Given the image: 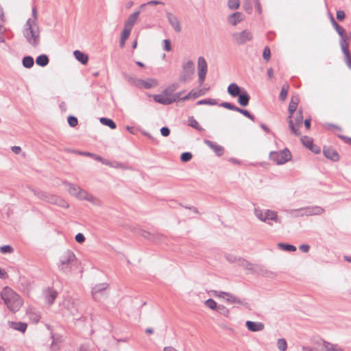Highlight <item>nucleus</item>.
Segmentation results:
<instances>
[{"instance_id":"nucleus-11","label":"nucleus","mask_w":351,"mask_h":351,"mask_svg":"<svg viewBox=\"0 0 351 351\" xmlns=\"http://www.w3.org/2000/svg\"><path fill=\"white\" fill-rule=\"evenodd\" d=\"M166 16H167L169 23H170L171 27L174 29V30L176 32H180L181 31L182 28H181L180 22L178 18L173 14L169 12H166Z\"/></svg>"},{"instance_id":"nucleus-18","label":"nucleus","mask_w":351,"mask_h":351,"mask_svg":"<svg viewBox=\"0 0 351 351\" xmlns=\"http://www.w3.org/2000/svg\"><path fill=\"white\" fill-rule=\"evenodd\" d=\"M140 13L141 10H139L130 14L128 19L125 21L124 26L132 29L134 25L136 22Z\"/></svg>"},{"instance_id":"nucleus-22","label":"nucleus","mask_w":351,"mask_h":351,"mask_svg":"<svg viewBox=\"0 0 351 351\" xmlns=\"http://www.w3.org/2000/svg\"><path fill=\"white\" fill-rule=\"evenodd\" d=\"M75 59L83 65H86L88 61V56L81 51L75 50L73 51Z\"/></svg>"},{"instance_id":"nucleus-38","label":"nucleus","mask_w":351,"mask_h":351,"mask_svg":"<svg viewBox=\"0 0 351 351\" xmlns=\"http://www.w3.org/2000/svg\"><path fill=\"white\" fill-rule=\"evenodd\" d=\"M301 142L308 149H309L313 145L312 138L306 136H302L301 138Z\"/></svg>"},{"instance_id":"nucleus-36","label":"nucleus","mask_w":351,"mask_h":351,"mask_svg":"<svg viewBox=\"0 0 351 351\" xmlns=\"http://www.w3.org/2000/svg\"><path fill=\"white\" fill-rule=\"evenodd\" d=\"M206 307L211 310H217L219 305H217V302L213 299H208L204 302Z\"/></svg>"},{"instance_id":"nucleus-48","label":"nucleus","mask_w":351,"mask_h":351,"mask_svg":"<svg viewBox=\"0 0 351 351\" xmlns=\"http://www.w3.org/2000/svg\"><path fill=\"white\" fill-rule=\"evenodd\" d=\"M226 259L230 262V263H236L238 264L239 260L240 259L239 257H237L234 254H226Z\"/></svg>"},{"instance_id":"nucleus-59","label":"nucleus","mask_w":351,"mask_h":351,"mask_svg":"<svg viewBox=\"0 0 351 351\" xmlns=\"http://www.w3.org/2000/svg\"><path fill=\"white\" fill-rule=\"evenodd\" d=\"M262 275L267 278H274L276 274L274 271H269V270H262Z\"/></svg>"},{"instance_id":"nucleus-33","label":"nucleus","mask_w":351,"mask_h":351,"mask_svg":"<svg viewBox=\"0 0 351 351\" xmlns=\"http://www.w3.org/2000/svg\"><path fill=\"white\" fill-rule=\"evenodd\" d=\"M219 314L224 316L226 318H230V312L228 308L223 305H219L217 310Z\"/></svg>"},{"instance_id":"nucleus-23","label":"nucleus","mask_w":351,"mask_h":351,"mask_svg":"<svg viewBox=\"0 0 351 351\" xmlns=\"http://www.w3.org/2000/svg\"><path fill=\"white\" fill-rule=\"evenodd\" d=\"M226 301L231 303V304H237L243 306H247V302L243 299H240L230 293H228V296L226 298Z\"/></svg>"},{"instance_id":"nucleus-27","label":"nucleus","mask_w":351,"mask_h":351,"mask_svg":"<svg viewBox=\"0 0 351 351\" xmlns=\"http://www.w3.org/2000/svg\"><path fill=\"white\" fill-rule=\"evenodd\" d=\"M323 346L324 348L328 351H343V349L337 344L324 341Z\"/></svg>"},{"instance_id":"nucleus-1","label":"nucleus","mask_w":351,"mask_h":351,"mask_svg":"<svg viewBox=\"0 0 351 351\" xmlns=\"http://www.w3.org/2000/svg\"><path fill=\"white\" fill-rule=\"evenodd\" d=\"M23 34L32 47H38L40 42V31L36 22L29 19L24 25Z\"/></svg>"},{"instance_id":"nucleus-39","label":"nucleus","mask_w":351,"mask_h":351,"mask_svg":"<svg viewBox=\"0 0 351 351\" xmlns=\"http://www.w3.org/2000/svg\"><path fill=\"white\" fill-rule=\"evenodd\" d=\"M340 45H341V50H342L343 54L350 53V51L348 50V43L346 38H341Z\"/></svg>"},{"instance_id":"nucleus-19","label":"nucleus","mask_w":351,"mask_h":351,"mask_svg":"<svg viewBox=\"0 0 351 351\" xmlns=\"http://www.w3.org/2000/svg\"><path fill=\"white\" fill-rule=\"evenodd\" d=\"M108 287V285L106 283H101L95 285L92 290L93 298L96 300H99V294L102 293V291H105Z\"/></svg>"},{"instance_id":"nucleus-60","label":"nucleus","mask_w":351,"mask_h":351,"mask_svg":"<svg viewBox=\"0 0 351 351\" xmlns=\"http://www.w3.org/2000/svg\"><path fill=\"white\" fill-rule=\"evenodd\" d=\"M163 43H164V50L167 51H170L171 50V42L167 40V39H165L163 40Z\"/></svg>"},{"instance_id":"nucleus-50","label":"nucleus","mask_w":351,"mask_h":351,"mask_svg":"<svg viewBox=\"0 0 351 351\" xmlns=\"http://www.w3.org/2000/svg\"><path fill=\"white\" fill-rule=\"evenodd\" d=\"M213 295L216 298H222L226 300V298L228 296V292L213 291Z\"/></svg>"},{"instance_id":"nucleus-44","label":"nucleus","mask_w":351,"mask_h":351,"mask_svg":"<svg viewBox=\"0 0 351 351\" xmlns=\"http://www.w3.org/2000/svg\"><path fill=\"white\" fill-rule=\"evenodd\" d=\"M238 265L248 270H251L252 269V265L241 258L239 260Z\"/></svg>"},{"instance_id":"nucleus-13","label":"nucleus","mask_w":351,"mask_h":351,"mask_svg":"<svg viewBox=\"0 0 351 351\" xmlns=\"http://www.w3.org/2000/svg\"><path fill=\"white\" fill-rule=\"evenodd\" d=\"M245 326L251 332H259L263 330L265 328L264 324L260 322L247 321Z\"/></svg>"},{"instance_id":"nucleus-47","label":"nucleus","mask_w":351,"mask_h":351,"mask_svg":"<svg viewBox=\"0 0 351 351\" xmlns=\"http://www.w3.org/2000/svg\"><path fill=\"white\" fill-rule=\"evenodd\" d=\"M297 103L295 102H293V101H290L289 103V115H290V117H293V115L295 112V111L296 110V108H297Z\"/></svg>"},{"instance_id":"nucleus-64","label":"nucleus","mask_w":351,"mask_h":351,"mask_svg":"<svg viewBox=\"0 0 351 351\" xmlns=\"http://www.w3.org/2000/svg\"><path fill=\"white\" fill-rule=\"evenodd\" d=\"M346 14L343 10L337 11V19L339 21H342L345 19Z\"/></svg>"},{"instance_id":"nucleus-24","label":"nucleus","mask_w":351,"mask_h":351,"mask_svg":"<svg viewBox=\"0 0 351 351\" xmlns=\"http://www.w3.org/2000/svg\"><path fill=\"white\" fill-rule=\"evenodd\" d=\"M238 102L242 106H247L249 104L250 97L245 90L238 96Z\"/></svg>"},{"instance_id":"nucleus-56","label":"nucleus","mask_w":351,"mask_h":351,"mask_svg":"<svg viewBox=\"0 0 351 351\" xmlns=\"http://www.w3.org/2000/svg\"><path fill=\"white\" fill-rule=\"evenodd\" d=\"M77 119L74 116H69L68 117V123L71 127H75L77 125Z\"/></svg>"},{"instance_id":"nucleus-28","label":"nucleus","mask_w":351,"mask_h":351,"mask_svg":"<svg viewBox=\"0 0 351 351\" xmlns=\"http://www.w3.org/2000/svg\"><path fill=\"white\" fill-rule=\"evenodd\" d=\"M36 62L40 66H45L49 63V58L47 56L43 54L37 57Z\"/></svg>"},{"instance_id":"nucleus-32","label":"nucleus","mask_w":351,"mask_h":351,"mask_svg":"<svg viewBox=\"0 0 351 351\" xmlns=\"http://www.w3.org/2000/svg\"><path fill=\"white\" fill-rule=\"evenodd\" d=\"M22 63L24 67L29 69L33 66L34 62L32 57L25 56L23 58Z\"/></svg>"},{"instance_id":"nucleus-61","label":"nucleus","mask_w":351,"mask_h":351,"mask_svg":"<svg viewBox=\"0 0 351 351\" xmlns=\"http://www.w3.org/2000/svg\"><path fill=\"white\" fill-rule=\"evenodd\" d=\"M77 242L82 243L85 241V237L83 234L77 233L75 237Z\"/></svg>"},{"instance_id":"nucleus-17","label":"nucleus","mask_w":351,"mask_h":351,"mask_svg":"<svg viewBox=\"0 0 351 351\" xmlns=\"http://www.w3.org/2000/svg\"><path fill=\"white\" fill-rule=\"evenodd\" d=\"M204 143L209 147L211 149L213 150V152L218 156H220L223 154V147L221 145H219L216 144L215 143L209 141V140H204Z\"/></svg>"},{"instance_id":"nucleus-14","label":"nucleus","mask_w":351,"mask_h":351,"mask_svg":"<svg viewBox=\"0 0 351 351\" xmlns=\"http://www.w3.org/2000/svg\"><path fill=\"white\" fill-rule=\"evenodd\" d=\"M303 209L305 216L319 215L324 212V209L319 206H308Z\"/></svg>"},{"instance_id":"nucleus-53","label":"nucleus","mask_w":351,"mask_h":351,"mask_svg":"<svg viewBox=\"0 0 351 351\" xmlns=\"http://www.w3.org/2000/svg\"><path fill=\"white\" fill-rule=\"evenodd\" d=\"M125 80L131 85L132 86H137V81L138 80V78H136L134 76H126L125 77Z\"/></svg>"},{"instance_id":"nucleus-12","label":"nucleus","mask_w":351,"mask_h":351,"mask_svg":"<svg viewBox=\"0 0 351 351\" xmlns=\"http://www.w3.org/2000/svg\"><path fill=\"white\" fill-rule=\"evenodd\" d=\"M137 82V88L149 89L158 85L157 80L153 78H149L147 80L138 79Z\"/></svg>"},{"instance_id":"nucleus-41","label":"nucleus","mask_w":351,"mask_h":351,"mask_svg":"<svg viewBox=\"0 0 351 351\" xmlns=\"http://www.w3.org/2000/svg\"><path fill=\"white\" fill-rule=\"evenodd\" d=\"M277 347L280 351H285L287 348L286 340L285 339H279L277 341Z\"/></svg>"},{"instance_id":"nucleus-8","label":"nucleus","mask_w":351,"mask_h":351,"mask_svg":"<svg viewBox=\"0 0 351 351\" xmlns=\"http://www.w3.org/2000/svg\"><path fill=\"white\" fill-rule=\"evenodd\" d=\"M269 158L277 165H283L291 158V152L287 149H285L280 152H271Z\"/></svg>"},{"instance_id":"nucleus-21","label":"nucleus","mask_w":351,"mask_h":351,"mask_svg":"<svg viewBox=\"0 0 351 351\" xmlns=\"http://www.w3.org/2000/svg\"><path fill=\"white\" fill-rule=\"evenodd\" d=\"M243 90L237 84L232 83L228 87V93L233 97H238L242 92Z\"/></svg>"},{"instance_id":"nucleus-5","label":"nucleus","mask_w":351,"mask_h":351,"mask_svg":"<svg viewBox=\"0 0 351 351\" xmlns=\"http://www.w3.org/2000/svg\"><path fill=\"white\" fill-rule=\"evenodd\" d=\"M75 261V254L69 250L63 252L59 258L58 267L64 273L71 270V265Z\"/></svg>"},{"instance_id":"nucleus-31","label":"nucleus","mask_w":351,"mask_h":351,"mask_svg":"<svg viewBox=\"0 0 351 351\" xmlns=\"http://www.w3.org/2000/svg\"><path fill=\"white\" fill-rule=\"evenodd\" d=\"M189 121V125L191 127L196 129L198 131H202L204 129L199 124V123L194 119L193 117H190L188 119Z\"/></svg>"},{"instance_id":"nucleus-43","label":"nucleus","mask_w":351,"mask_h":351,"mask_svg":"<svg viewBox=\"0 0 351 351\" xmlns=\"http://www.w3.org/2000/svg\"><path fill=\"white\" fill-rule=\"evenodd\" d=\"M279 247L282 250L289 251V252H294L296 250V247L291 244H285V243H279Z\"/></svg>"},{"instance_id":"nucleus-20","label":"nucleus","mask_w":351,"mask_h":351,"mask_svg":"<svg viewBox=\"0 0 351 351\" xmlns=\"http://www.w3.org/2000/svg\"><path fill=\"white\" fill-rule=\"evenodd\" d=\"M323 152L324 156L328 159H330L333 161H337L339 159L338 153L332 148L324 147Z\"/></svg>"},{"instance_id":"nucleus-3","label":"nucleus","mask_w":351,"mask_h":351,"mask_svg":"<svg viewBox=\"0 0 351 351\" xmlns=\"http://www.w3.org/2000/svg\"><path fill=\"white\" fill-rule=\"evenodd\" d=\"M2 300L12 312L18 311L23 304L21 297L9 287H5L1 293Z\"/></svg>"},{"instance_id":"nucleus-4","label":"nucleus","mask_w":351,"mask_h":351,"mask_svg":"<svg viewBox=\"0 0 351 351\" xmlns=\"http://www.w3.org/2000/svg\"><path fill=\"white\" fill-rule=\"evenodd\" d=\"M254 215L260 221L267 223L271 226L272 225L270 222L271 221L276 223H280L278 213L274 210L269 209L262 210L258 208H255Z\"/></svg>"},{"instance_id":"nucleus-15","label":"nucleus","mask_w":351,"mask_h":351,"mask_svg":"<svg viewBox=\"0 0 351 351\" xmlns=\"http://www.w3.org/2000/svg\"><path fill=\"white\" fill-rule=\"evenodd\" d=\"M244 19V15L243 13L240 12H234L230 14L228 18V22L232 25L233 26H236L239 23L241 22Z\"/></svg>"},{"instance_id":"nucleus-2","label":"nucleus","mask_w":351,"mask_h":351,"mask_svg":"<svg viewBox=\"0 0 351 351\" xmlns=\"http://www.w3.org/2000/svg\"><path fill=\"white\" fill-rule=\"evenodd\" d=\"M64 184L68 187L67 190L69 194L77 199L80 200H86L95 206H101V202L97 197L88 193L77 184L68 182H64Z\"/></svg>"},{"instance_id":"nucleus-26","label":"nucleus","mask_w":351,"mask_h":351,"mask_svg":"<svg viewBox=\"0 0 351 351\" xmlns=\"http://www.w3.org/2000/svg\"><path fill=\"white\" fill-rule=\"evenodd\" d=\"M57 297V292L53 289H49L46 291L45 293V300L48 302L49 304H51L53 303L55 299Z\"/></svg>"},{"instance_id":"nucleus-10","label":"nucleus","mask_w":351,"mask_h":351,"mask_svg":"<svg viewBox=\"0 0 351 351\" xmlns=\"http://www.w3.org/2000/svg\"><path fill=\"white\" fill-rule=\"evenodd\" d=\"M207 62L204 58L199 57L197 60V73L200 84H203L207 73Z\"/></svg>"},{"instance_id":"nucleus-9","label":"nucleus","mask_w":351,"mask_h":351,"mask_svg":"<svg viewBox=\"0 0 351 351\" xmlns=\"http://www.w3.org/2000/svg\"><path fill=\"white\" fill-rule=\"evenodd\" d=\"M232 37L237 45H241L250 41L253 38V35L250 31L245 29L241 32L233 33Z\"/></svg>"},{"instance_id":"nucleus-62","label":"nucleus","mask_w":351,"mask_h":351,"mask_svg":"<svg viewBox=\"0 0 351 351\" xmlns=\"http://www.w3.org/2000/svg\"><path fill=\"white\" fill-rule=\"evenodd\" d=\"M345 56V62L348 66L351 69V56L350 53L344 54Z\"/></svg>"},{"instance_id":"nucleus-29","label":"nucleus","mask_w":351,"mask_h":351,"mask_svg":"<svg viewBox=\"0 0 351 351\" xmlns=\"http://www.w3.org/2000/svg\"><path fill=\"white\" fill-rule=\"evenodd\" d=\"M179 88V84L178 83H174L168 86L165 90H164L163 93L169 97L173 96V93L176 90Z\"/></svg>"},{"instance_id":"nucleus-46","label":"nucleus","mask_w":351,"mask_h":351,"mask_svg":"<svg viewBox=\"0 0 351 351\" xmlns=\"http://www.w3.org/2000/svg\"><path fill=\"white\" fill-rule=\"evenodd\" d=\"M92 158L106 165H111V162L95 154H93Z\"/></svg>"},{"instance_id":"nucleus-34","label":"nucleus","mask_w":351,"mask_h":351,"mask_svg":"<svg viewBox=\"0 0 351 351\" xmlns=\"http://www.w3.org/2000/svg\"><path fill=\"white\" fill-rule=\"evenodd\" d=\"M289 214L295 217L305 216L303 208L299 209H292L289 211Z\"/></svg>"},{"instance_id":"nucleus-37","label":"nucleus","mask_w":351,"mask_h":351,"mask_svg":"<svg viewBox=\"0 0 351 351\" xmlns=\"http://www.w3.org/2000/svg\"><path fill=\"white\" fill-rule=\"evenodd\" d=\"M289 86L288 84L283 85L279 95V98L281 101H285L286 99L289 91Z\"/></svg>"},{"instance_id":"nucleus-58","label":"nucleus","mask_w":351,"mask_h":351,"mask_svg":"<svg viewBox=\"0 0 351 351\" xmlns=\"http://www.w3.org/2000/svg\"><path fill=\"white\" fill-rule=\"evenodd\" d=\"M203 95L202 90H199L198 91H195L194 90H192L189 92V96L191 97V98H197Z\"/></svg>"},{"instance_id":"nucleus-52","label":"nucleus","mask_w":351,"mask_h":351,"mask_svg":"<svg viewBox=\"0 0 351 351\" xmlns=\"http://www.w3.org/2000/svg\"><path fill=\"white\" fill-rule=\"evenodd\" d=\"M132 29L124 26L123 30L121 33V38L122 40H127L130 36Z\"/></svg>"},{"instance_id":"nucleus-42","label":"nucleus","mask_w":351,"mask_h":351,"mask_svg":"<svg viewBox=\"0 0 351 351\" xmlns=\"http://www.w3.org/2000/svg\"><path fill=\"white\" fill-rule=\"evenodd\" d=\"M239 0H228V6L230 10H237L239 8Z\"/></svg>"},{"instance_id":"nucleus-57","label":"nucleus","mask_w":351,"mask_h":351,"mask_svg":"<svg viewBox=\"0 0 351 351\" xmlns=\"http://www.w3.org/2000/svg\"><path fill=\"white\" fill-rule=\"evenodd\" d=\"M0 252L2 254H8L13 252V248L10 245H3L1 247Z\"/></svg>"},{"instance_id":"nucleus-6","label":"nucleus","mask_w":351,"mask_h":351,"mask_svg":"<svg viewBox=\"0 0 351 351\" xmlns=\"http://www.w3.org/2000/svg\"><path fill=\"white\" fill-rule=\"evenodd\" d=\"M287 121L291 132L295 136H300L301 132H300V128L302 126L303 123L302 111L300 110L297 112L294 120H293L292 117H290V115H289Z\"/></svg>"},{"instance_id":"nucleus-54","label":"nucleus","mask_w":351,"mask_h":351,"mask_svg":"<svg viewBox=\"0 0 351 351\" xmlns=\"http://www.w3.org/2000/svg\"><path fill=\"white\" fill-rule=\"evenodd\" d=\"M270 56H271L270 49L269 48V47H265L263 49V58L266 61H269L270 59Z\"/></svg>"},{"instance_id":"nucleus-51","label":"nucleus","mask_w":351,"mask_h":351,"mask_svg":"<svg viewBox=\"0 0 351 351\" xmlns=\"http://www.w3.org/2000/svg\"><path fill=\"white\" fill-rule=\"evenodd\" d=\"M220 106L223 107V108L230 110L236 111V112H237V110L238 108V107L235 106L234 105H233L230 103H228V102H222L220 104Z\"/></svg>"},{"instance_id":"nucleus-25","label":"nucleus","mask_w":351,"mask_h":351,"mask_svg":"<svg viewBox=\"0 0 351 351\" xmlns=\"http://www.w3.org/2000/svg\"><path fill=\"white\" fill-rule=\"evenodd\" d=\"M9 326L16 330H19L20 332H24L27 327V324L24 322H8Z\"/></svg>"},{"instance_id":"nucleus-55","label":"nucleus","mask_w":351,"mask_h":351,"mask_svg":"<svg viewBox=\"0 0 351 351\" xmlns=\"http://www.w3.org/2000/svg\"><path fill=\"white\" fill-rule=\"evenodd\" d=\"M56 205H58L60 207H62V208H67L69 206V203L60 197H58V199L57 200Z\"/></svg>"},{"instance_id":"nucleus-49","label":"nucleus","mask_w":351,"mask_h":351,"mask_svg":"<svg viewBox=\"0 0 351 351\" xmlns=\"http://www.w3.org/2000/svg\"><path fill=\"white\" fill-rule=\"evenodd\" d=\"M193 155L190 152H184L181 154L180 159L182 162H186L192 159Z\"/></svg>"},{"instance_id":"nucleus-45","label":"nucleus","mask_w":351,"mask_h":351,"mask_svg":"<svg viewBox=\"0 0 351 351\" xmlns=\"http://www.w3.org/2000/svg\"><path fill=\"white\" fill-rule=\"evenodd\" d=\"M237 112L242 114L243 115H244L245 117H247L250 120H252L253 121H254V117L252 114H250L249 112V111H247V110H244V109H241V108H237Z\"/></svg>"},{"instance_id":"nucleus-40","label":"nucleus","mask_w":351,"mask_h":351,"mask_svg":"<svg viewBox=\"0 0 351 351\" xmlns=\"http://www.w3.org/2000/svg\"><path fill=\"white\" fill-rule=\"evenodd\" d=\"M217 104V101L215 99H202L197 102V105L208 104L210 106H214L216 105Z\"/></svg>"},{"instance_id":"nucleus-16","label":"nucleus","mask_w":351,"mask_h":351,"mask_svg":"<svg viewBox=\"0 0 351 351\" xmlns=\"http://www.w3.org/2000/svg\"><path fill=\"white\" fill-rule=\"evenodd\" d=\"M154 99L155 101L164 105H169L175 101V99H171V97L165 95L163 93L160 95H154Z\"/></svg>"},{"instance_id":"nucleus-7","label":"nucleus","mask_w":351,"mask_h":351,"mask_svg":"<svg viewBox=\"0 0 351 351\" xmlns=\"http://www.w3.org/2000/svg\"><path fill=\"white\" fill-rule=\"evenodd\" d=\"M194 72L195 66L192 60H188L186 62L183 63L179 78L180 81L184 83L190 81L193 77Z\"/></svg>"},{"instance_id":"nucleus-63","label":"nucleus","mask_w":351,"mask_h":351,"mask_svg":"<svg viewBox=\"0 0 351 351\" xmlns=\"http://www.w3.org/2000/svg\"><path fill=\"white\" fill-rule=\"evenodd\" d=\"M160 133L163 136H168L170 134V130L167 127H162L160 129Z\"/></svg>"},{"instance_id":"nucleus-35","label":"nucleus","mask_w":351,"mask_h":351,"mask_svg":"<svg viewBox=\"0 0 351 351\" xmlns=\"http://www.w3.org/2000/svg\"><path fill=\"white\" fill-rule=\"evenodd\" d=\"M58 196L54 195H45L42 197L43 199L47 201L49 203L56 204L57 200L58 199Z\"/></svg>"},{"instance_id":"nucleus-30","label":"nucleus","mask_w":351,"mask_h":351,"mask_svg":"<svg viewBox=\"0 0 351 351\" xmlns=\"http://www.w3.org/2000/svg\"><path fill=\"white\" fill-rule=\"evenodd\" d=\"M99 121L101 124L108 126L111 129L116 128L115 123L110 119L106 118V117H101V118H100Z\"/></svg>"}]
</instances>
